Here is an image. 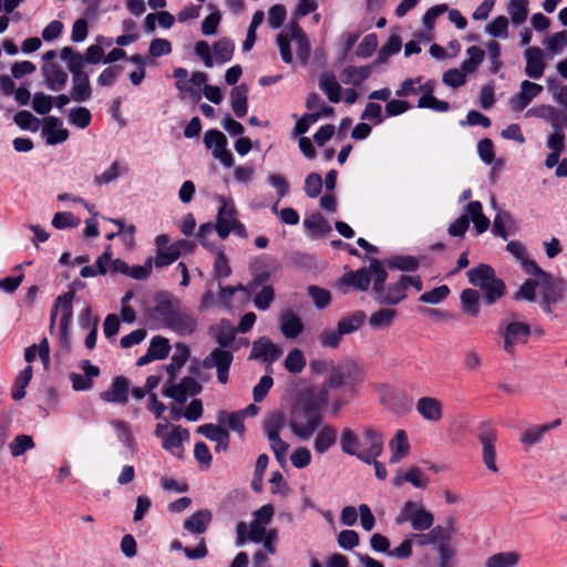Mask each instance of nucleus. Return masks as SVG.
Returning a JSON list of instances; mask_svg holds the SVG:
<instances>
[{
    "label": "nucleus",
    "mask_w": 567,
    "mask_h": 567,
    "mask_svg": "<svg viewBox=\"0 0 567 567\" xmlns=\"http://www.w3.org/2000/svg\"><path fill=\"white\" fill-rule=\"evenodd\" d=\"M319 432L313 441V449L318 454L327 453L337 443L338 431L331 424L319 427Z\"/></svg>",
    "instance_id": "a878e982"
},
{
    "label": "nucleus",
    "mask_w": 567,
    "mask_h": 567,
    "mask_svg": "<svg viewBox=\"0 0 567 567\" xmlns=\"http://www.w3.org/2000/svg\"><path fill=\"white\" fill-rule=\"evenodd\" d=\"M560 423V419H556L550 423L528 427L520 434L519 441L526 447L533 446L539 443L548 431L558 427Z\"/></svg>",
    "instance_id": "b1692460"
},
{
    "label": "nucleus",
    "mask_w": 567,
    "mask_h": 567,
    "mask_svg": "<svg viewBox=\"0 0 567 567\" xmlns=\"http://www.w3.org/2000/svg\"><path fill=\"white\" fill-rule=\"evenodd\" d=\"M502 334L504 339V350L513 354L517 344L527 343L530 336V326L526 322L513 321L505 327Z\"/></svg>",
    "instance_id": "f8f14e48"
},
{
    "label": "nucleus",
    "mask_w": 567,
    "mask_h": 567,
    "mask_svg": "<svg viewBox=\"0 0 567 567\" xmlns=\"http://www.w3.org/2000/svg\"><path fill=\"white\" fill-rule=\"evenodd\" d=\"M197 433L216 443L215 451H226L229 446L230 435L227 430L213 423L203 424Z\"/></svg>",
    "instance_id": "4be33fe9"
},
{
    "label": "nucleus",
    "mask_w": 567,
    "mask_h": 567,
    "mask_svg": "<svg viewBox=\"0 0 567 567\" xmlns=\"http://www.w3.org/2000/svg\"><path fill=\"white\" fill-rule=\"evenodd\" d=\"M540 289V309L546 313L553 312V306L565 300L567 291V281L561 277H555L551 274L545 275L539 280Z\"/></svg>",
    "instance_id": "423d86ee"
},
{
    "label": "nucleus",
    "mask_w": 567,
    "mask_h": 567,
    "mask_svg": "<svg viewBox=\"0 0 567 567\" xmlns=\"http://www.w3.org/2000/svg\"><path fill=\"white\" fill-rule=\"evenodd\" d=\"M449 295L450 288L446 285H442L430 291L424 292L423 295H421L419 300L424 303L437 305L445 300Z\"/></svg>",
    "instance_id": "69168bd1"
},
{
    "label": "nucleus",
    "mask_w": 567,
    "mask_h": 567,
    "mask_svg": "<svg viewBox=\"0 0 567 567\" xmlns=\"http://www.w3.org/2000/svg\"><path fill=\"white\" fill-rule=\"evenodd\" d=\"M524 55L526 58V75L532 79H540L546 68L542 49L529 47L525 50Z\"/></svg>",
    "instance_id": "5701e85b"
},
{
    "label": "nucleus",
    "mask_w": 567,
    "mask_h": 567,
    "mask_svg": "<svg viewBox=\"0 0 567 567\" xmlns=\"http://www.w3.org/2000/svg\"><path fill=\"white\" fill-rule=\"evenodd\" d=\"M75 293L74 291L65 292L59 296L55 300L54 307L50 316V329L52 330L56 320L58 311L60 310V339L62 343L69 342V326L73 317L72 301Z\"/></svg>",
    "instance_id": "1a4fd4ad"
},
{
    "label": "nucleus",
    "mask_w": 567,
    "mask_h": 567,
    "mask_svg": "<svg viewBox=\"0 0 567 567\" xmlns=\"http://www.w3.org/2000/svg\"><path fill=\"white\" fill-rule=\"evenodd\" d=\"M511 20L519 25L525 22L528 14V0H509L507 7Z\"/></svg>",
    "instance_id": "09e8293b"
},
{
    "label": "nucleus",
    "mask_w": 567,
    "mask_h": 567,
    "mask_svg": "<svg viewBox=\"0 0 567 567\" xmlns=\"http://www.w3.org/2000/svg\"><path fill=\"white\" fill-rule=\"evenodd\" d=\"M212 518L209 509H199L184 522V528L192 534H203L207 530Z\"/></svg>",
    "instance_id": "c85d7f7f"
},
{
    "label": "nucleus",
    "mask_w": 567,
    "mask_h": 567,
    "mask_svg": "<svg viewBox=\"0 0 567 567\" xmlns=\"http://www.w3.org/2000/svg\"><path fill=\"white\" fill-rule=\"evenodd\" d=\"M461 307L464 313L476 318L480 315V292L475 289H464L461 292Z\"/></svg>",
    "instance_id": "e433bc0d"
},
{
    "label": "nucleus",
    "mask_w": 567,
    "mask_h": 567,
    "mask_svg": "<svg viewBox=\"0 0 567 567\" xmlns=\"http://www.w3.org/2000/svg\"><path fill=\"white\" fill-rule=\"evenodd\" d=\"M60 117L48 116L44 118L42 134L47 136V144L55 145L69 138V131L63 128Z\"/></svg>",
    "instance_id": "aec40b11"
},
{
    "label": "nucleus",
    "mask_w": 567,
    "mask_h": 567,
    "mask_svg": "<svg viewBox=\"0 0 567 567\" xmlns=\"http://www.w3.org/2000/svg\"><path fill=\"white\" fill-rule=\"evenodd\" d=\"M320 89L327 94V97L332 103H338L341 100V86L336 80L333 74H323L319 82Z\"/></svg>",
    "instance_id": "37998d69"
},
{
    "label": "nucleus",
    "mask_w": 567,
    "mask_h": 567,
    "mask_svg": "<svg viewBox=\"0 0 567 567\" xmlns=\"http://www.w3.org/2000/svg\"><path fill=\"white\" fill-rule=\"evenodd\" d=\"M364 442L369 447L361 449V440L350 427H344L341 432V451L350 456H355L362 462H371L374 456H381L383 453L384 439L380 432L372 427L364 429Z\"/></svg>",
    "instance_id": "f03ea898"
},
{
    "label": "nucleus",
    "mask_w": 567,
    "mask_h": 567,
    "mask_svg": "<svg viewBox=\"0 0 567 567\" xmlns=\"http://www.w3.org/2000/svg\"><path fill=\"white\" fill-rule=\"evenodd\" d=\"M513 219L508 212H498L494 218L492 231L495 236L507 239L508 234L506 230V225L512 224Z\"/></svg>",
    "instance_id": "e2e57ef3"
},
{
    "label": "nucleus",
    "mask_w": 567,
    "mask_h": 567,
    "mask_svg": "<svg viewBox=\"0 0 567 567\" xmlns=\"http://www.w3.org/2000/svg\"><path fill=\"white\" fill-rule=\"evenodd\" d=\"M208 76L205 72H193L190 79L186 80V83H189L190 91H185L184 94H188L190 97L198 101L200 99L202 85L206 84Z\"/></svg>",
    "instance_id": "052dcab7"
},
{
    "label": "nucleus",
    "mask_w": 567,
    "mask_h": 567,
    "mask_svg": "<svg viewBox=\"0 0 567 567\" xmlns=\"http://www.w3.org/2000/svg\"><path fill=\"white\" fill-rule=\"evenodd\" d=\"M365 319V312L362 310H357L351 315L341 318L338 321L337 327L343 336L351 334L363 326Z\"/></svg>",
    "instance_id": "f704fd0d"
},
{
    "label": "nucleus",
    "mask_w": 567,
    "mask_h": 567,
    "mask_svg": "<svg viewBox=\"0 0 567 567\" xmlns=\"http://www.w3.org/2000/svg\"><path fill=\"white\" fill-rule=\"evenodd\" d=\"M371 269L373 270L372 293L375 302L382 306H396L406 299L408 292L400 276L394 282L385 284L388 272L377 258H371Z\"/></svg>",
    "instance_id": "7ed1b4c3"
},
{
    "label": "nucleus",
    "mask_w": 567,
    "mask_h": 567,
    "mask_svg": "<svg viewBox=\"0 0 567 567\" xmlns=\"http://www.w3.org/2000/svg\"><path fill=\"white\" fill-rule=\"evenodd\" d=\"M322 415L318 404L313 401H302L291 410L289 426L291 432L300 440H309L320 427Z\"/></svg>",
    "instance_id": "20e7f679"
},
{
    "label": "nucleus",
    "mask_w": 567,
    "mask_h": 567,
    "mask_svg": "<svg viewBox=\"0 0 567 567\" xmlns=\"http://www.w3.org/2000/svg\"><path fill=\"white\" fill-rule=\"evenodd\" d=\"M481 290L484 292V302L487 306H492L505 295L506 286L503 279L497 278L491 284L485 285Z\"/></svg>",
    "instance_id": "79ce46f5"
},
{
    "label": "nucleus",
    "mask_w": 567,
    "mask_h": 567,
    "mask_svg": "<svg viewBox=\"0 0 567 567\" xmlns=\"http://www.w3.org/2000/svg\"><path fill=\"white\" fill-rule=\"evenodd\" d=\"M530 113L549 121L553 128L563 127V123L567 122V114H563L551 105H542L535 110H529L527 115Z\"/></svg>",
    "instance_id": "4c0bfd02"
},
{
    "label": "nucleus",
    "mask_w": 567,
    "mask_h": 567,
    "mask_svg": "<svg viewBox=\"0 0 567 567\" xmlns=\"http://www.w3.org/2000/svg\"><path fill=\"white\" fill-rule=\"evenodd\" d=\"M204 143L207 148H213L212 154H215L227 147L226 136L218 130H208L204 135Z\"/></svg>",
    "instance_id": "603ef678"
},
{
    "label": "nucleus",
    "mask_w": 567,
    "mask_h": 567,
    "mask_svg": "<svg viewBox=\"0 0 567 567\" xmlns=\"http://www.w3.org/2000/svg\"><path fill=\"white\" fill-rule=\"evenodd\" d=\"M466 53L468 55V59L463 61L461 69L465 73H473L483 62L485 58V52L480 47L472 45L467 48Z\"/></svg>",
    "instance_id": "de8ad7c7"
},
{
    "label": "nucleus",
    "mask_w": 567,
    "mask_h": 567,
    "mask_svg": "<svg viewBox=\"0 0 567 567\" xmlns=\"http://www.w3.org/2000/svg\"><path fill=\"white\" fill-rule=\"evenodd\" d=\"M373 282V270L371 264L369 267H362L358 270H349L344 272L338 280L337 286L342 289L343 293L348 292V288L352 287L359 291H367Z\"/></svg>",
    "instance_id": "9b49d317"
},
{
    "label": "nucleus",
    "mask_w": 567,
    "mask_h": 567,
    "mask_svg": "<svg viewBox=\"0 0 567 567\" xmlns=\"http://www.w3.org/2000/svg\"><path fill=\"white\" fill-rule=\"evenodd\" d=\"M233 360L234 355L230 351L216 348L203 360V365L206 369L230 368Z\"/></svg>",
    "instance_id": "72a5a7b5"
},
{
    "label": "nucleus",
    "mask_w": 567,
    "mask_h": 567,
    "mask_svg": "<svg viewBox=\"0 0 567 567\" xmlns=\"http://www.w3.org/2000/svg\"><path fill=\"white\" fill-rule=\"evenodd\" d=\"M189 437V432L181 426L174 427L163 440V447L171 453H175L176 449H181L182 442Z\"/></svg>",
    "instance_id": "c03bdc74"
},
{
    "label": "nucleus",
    "mask_w": 567,
    "mask_h": 567,
    "mask_svg": "<svg viewBox=\"0 0 567 567\" xmlns=\"http://www.w3.org/2000/svg\"><path fill=\"white\" fill-rule=\"evenodd\" d=\"M306 367V359L301 350L292 349L285 360V368L290 373H300Z\"/></svg>",
    "instance_id": "13d9d810"
},
{
    "label": "nucleus",
    "mask_w": 567,
    "mask_h": 567,
    "mask_svg": "<svg viewBox=\"0 0 567 567\" xmlns=\"http://www.w3.org/2000/svg\"><path fill=\"white\" fill-rule=\"evenodd\" d=\"M130 382L123 377H115L111 388L100 393V399L109 403L126 404L128 401Z\"/></svg>",
    "instance_id": "dca6fc26"
},
{
    "label": "nucleus",
    "mask_w": 567,
    "mask_h": 567,
    "mask_svg": "<svg viewBox=\"0 0 567 567\" xmlns=\"http://www.w3.org/2000/svg\"><path fill=\"white\" fill-rule=\"evenodd\" d=\"M543 91L540 84L525 80L520 83V91L509 100L511 109L520 112Z\"/></svg>",
    "instance_id": "f3484780"
},
{
    "label": "nucleus",
    "mask_w": 567,
    "mask_h": 567,
    "mask_svg": "<svg viewBox=\"0 0 567 567\" xmlns=\"http://www.w3.org/2000/svg\"><path fill=\"white\" fill-rule=\"evenodd\" d=\"M520 559L516 551H502L489 556L485 561V567H515Z\"/></svg>",
    "instance_id": "a19ab883"
},
{
    "label": "nucleus",
    "mask_w": 567,
    "mask_h": 567,
    "mask_svg": "<svg viewBox=\"0 0 567 567\" xmlns=\"http://www.w3.org/2000/svg\"><path fill=\"white\" fill-rule=\"evenodd\" d=\"M197 328V319L194 313L179 306L175 310L172 319L167 322L166 329H169L177 333L178 336L186 337L190 336Z\"/></svg>",
    "instance_id": "ddd939ff"
},
{
    "label": "nucleus",
    "mask_w": 567,
    "mask_h": 567,
    "mask_svg": "<svg viewBox=\"0 0 567 567\" xmlns=\"http://www.w3.org/2000/svg\"><path fill=\"white\" fill-rule=\"evenodd\" d=\"M14 123L22 130H30L32 132H35L39 130L40 126V120L37 118L31 112L29 111H19L16 113Z\"/></svg>",
    "instance_id": "680f3d73"
},
{
    "label": "nucleus",
    "mask_w": 567,
    "mask_h": 567,
    "mask_svg": "<svg viewBox=\"0 0 567 567\" xmlns=\"http://www.w3.org/2000/svg\"><path fill=\"white\" fill-rule=\"evenodd\" d=\"M179 303L171 295L157 296L156 305L145 310V318L153 328H166Z\"/></svg>",
    "instance_id": "6e6552de"
},
{
    "label": "nucleus",
    "mask_w": 567,
    "mask_h": 567,
    "mask_svg": "<svg viewBox=\"0 0 567 567\" xmlns=\"http://www.w3.org/2000/svg\"><path fill=\"white\" fill-rule=\"evenodd\" d=\"M218 422L220 424H226L233 431L239 433L240 435L245 432L244 419L241 412H225L221 411L218 415Z\"/></svg>",
    "instance_id": "3c124183"
},
{
    "label": "nucleus",
    "mask_w": 567,
    "mask_h": 567,
    "mask_svg": "<svg viewBox=\"0 0 567 567\" xmlns=\"http://www.w3.org/2000/svg\"><path fill=\"white\" fill-rule=\"evenodd\" d=\"M281 353V349L270 339L267 337H261L254 342L249 359H261L262 361L272 364L280 358Z\"/></svg>",
    "instance_id": "2eb2a0df"
},
{
    "label": "nucleus",
    "mask_w": 567,
    "mask_h": 567,
    "mask_svg": "<svg viewBox=\"0 0 567 567\" xmlns=\"http://www.w3.org/2000/svg\"><path fill=\"white\" fill-rule=\"evenodd\" d=\"M221 206L218 209L215 229L221 239L229 236L234 224H236V208L234 203L224 196H220Z\"/></svg>",
    "instance_id": "4468645a"
},
{
    "label": "nucleus",
    "mask_w": 567,
    "mask_h": 567,
    "mask_svg": "<svg viewBox=\"0 0 567 567\" xmlns=\"http://www.w3.org/2000/svg\"><path fill=\"white\" fill-rule=\"evenodd\" d=\"M45 86L51 91H61L66 85L69 75L56 63H48L42 66Z\"/></svg>",
    "instance_id": "412c9836"
},
{
    "label": "nucleus",
    "mask_w": 567,
    "mask_h": 567,
    "mask_svg": "<svg viewBox=\"0 0 567 567\" xmlns=\"http://www.w3.org/2000/svg\"><path fill=\"white\" fill-rule=\"evenodd\" d=\"M303 225L307 229L318 235H323L331 230V226L320 213L312 214L310 217L306 218Z\"/></svg>",
    "instance_id": "4d7b16f0"
},
{
    "label": "nucleus",
    "mask_w": 567,
    "mask_h": 567,
    "mask_svg": "<svg viewBox=\"0 0 567 567\" xmlns=\"http://www.w3.org/2000/svg\"><path fill=\"white\" fill-rule=\"evenodd\" d=\"M398 317V310L391 306L380 308L369 317V324L374 330L390 328Z\"/></svg>",
    "instance_id": "cd10ccee"
},
{
    "label": "nucleus",
    "mask_w": 567,
    "mask_h": 567,
    "mask_svg": "<svg viewBox=\"0 0 567 567\" xmlns=\"http://www.w3.org/2000/svg\"><path fill=\"white\" fill-rule=\"evenodd\" d=\"M435 549L439 554V567H453L456 548L452 545V540H444Z\"/></svg>",
    "instance_id": "6e6d98bb"
},
{
    "label": "nucleus",
    "mask_w": 567,
    "mask_h": 567,
    "mask_svg": "<svg viewBox=\"0 0 567 567\" xmlns=\"http://www.w3.org/2000/svg\"><path fill=\"white\" fill-rule=\"evenodd\" d=\"M392 455L390 457V463L395 464L405 457L410 452V444L408 441V435L404 430L396 431L395 435L389 443Z\"/></svg>",
    "instance_id": "c756f323"
},
{
    "label": "nucleus",
    "mask_w": 567,
    "mask_h": 567,
    "mask_svg": "<svg viewBox=\"0 0 567 567\" xmlns=\"http://www.w3.org/2000/svg\"><path fill=\"white\" fill-rule=\"evenodd\" d=\"M34 447V442L32 436L27 434L17 435L11 443L9 444V449L11 455L14 457L23 455L27 451Z\"/></svg>",
    "instance_id": "5fc2aeb1"
},
{
    "label": "nucleus",
    "mask_w": 567,
    "mask_h": 567,
    "mask_svg": "<svg viewBox=\"0 0 567 567\" xmlns=\"http://www.w3.org/2000/svg\"><path fill=\"white\" fill-rule=\"evenodd\" d=\"M274 300H275V290H274L272 286L266 285L255 296L254 303L257 309L265 311L270 307V305L272 303Z\"/></svg>",
    "instance_id": "774afa93"
},
{
    "label": "nucleus",
    "mask_w": 567,
    "mask_h": 567,
    "mask_svg": "<svg viewBox=\"0 0 567 567\" xmlns=\"http://www.w3.org/2000/svg\"><path fill=\"white\" fill-rule=\"evenodd\" d=\"M280 331L287 339H295L303 331V323L298 315L286 310L280 315Z\"/></svg>",
    "instance_id": "393cba45"
},
{
    "label": "nucleus",
    "mask_w": 567,
    "mask_h": 567,
    "mask_svg": "<svg viewBox=\"0 0 567 567\" xmlns=\"http://www.w3.org/2000/svg\"><path fill=\"white\" fill-rule=\"evenodd\" d=\"M497 430L489 422H482L478 425L477 440L482 445V456L485 466L496 473L498 467L496 465V450L495 443L497 441Z\"/></svg>",
    "instance_id": "9d476101"
},
{
    "label": "nucleus",
    "mask_w": 567,
    "mask_h": 567,
    "mask_svg": "<svg viewBox=\"0 0 567 567\" xmlns=\"http://www.w3.org/2000/svg\"><path fill=\"white\" fill-rule=\"evenodd\" d=\"M371 73V68L368 65L363 66H347L342 73L341 79L346 84L360 85L363 81H365Z\"/></svg>",
    "instance_id": "ea45409f"
},
{
    "label": "nucleus",
    "mask_w": 567,
    "mask_h": 567,
    "mask_svg": "<svg viewBox=\"0 0 567 567\" xmlns=\"http://www.w3.org/2000/svg\"><path fill=\"white\" fill-rule=\"evenodd\" d=\"M60 56L66 62L68 69L72 75L71 97L75 102H86L92 97V87L90 76L83 68V56L71 47H64L60 51Z\"/></svg>",
    "instance_id": "39448f33"
},
{
    "label": "nucleus",
    "mask_w": 567,
    "mask_h": 567,
    "mask_svg": "<svg viewBox=\"0 0 567 567\" xmlns=\"http://www.w3.org/2000/svg\"><path fill=\"white\" fill-rule=\"evenodd\" d=\"M465 212L467 213V216L470 217V221L471 220L473 221L477 234H483L488 229L491 221L483 214V206H482L481 202H478V200L470 202L465 207Z\"/></svg>",
    "instance_id": "7c9ffc66"
},
{
    "label": "nucleus",
    "mask_w": 567,
    "mask_h": 567,
    "mask_svg": "<svg viewBox=\"0 0 567 567\" xmlns=\"http://www.w3.org/2000/svg\"><path fill=\"white\" fill-rule=\"evenodd\" d=\"M189 357V349L184 343H178L176 346V351L172 357V361L166 365V371L171 377V380H174L176 372L186 363Z\"/></svg>",
    "instance_id": "a18cd8bd"
},
{
    "label": "nucleus",
    "mask_w": 567,
    "mask_h": 567,
    "mask_svg": "<svg viewBox=\"0 0 567 567\" xmlns=\"http://www.w3.org/2000/svg\"><path fill=\"white\" fill-rule=\"evenodd\" d=\"M451 523L452 520L450 519V526L437 525L425 534L421 532L419 534H412L411 537L415 539L419 546L435 545L436 547L444 540H452L453 527Z\"/></svg>",
    "instance_id": "a211bd4d"
},
{
    "label": "nucleus",
    "mask_w": 567,
    "mask_h": 567,
    "mask_svg": "<svg viewBox=\"0 0 567 567\" xmlns=\"http://www.w3.org/2000/svg\"><path fill=\"white\" fill-rule=\"evenodd\" d=\"M390 269H396L400 271H415L420 267L419 258L410 255H395L391 256L382 262Z\"/></svg>",
    "instance_id": "c9c22d12"
},
{
    "label": "nucleus",
    "mask_w": 567,
    "mask_h": 567,
    "mask_svg": "<svg viewBox=\"0 0 567 567\" xmlns=\"http://www.w3.org/2000/svg\"><path fill=\"white\" fill-rule=\"evenodd\" d=\"M286 425V417L285 414L280 411L274 412L269 414L265 422H264V433L267 436V439H276L277 436H280L281 430Z\"/></svg>",
    "instance_id": "58836bf2"
},
{
    "label": "nucleus",
    "mask_w": 567,
    "mask_h": 567,
    "mask_svg": "<svg viewBox=\"0 0 567 567\" xmlns=\"http://www.w3.org/2000/svg\"><path fill=\"white\" fill-rule=\"evenodd\" d=\"M364 367L353 359H346L331 365L330 374L324 380L318 394L319 403L327 404L329 390L332 389H342L346 395L354 398L358 393V386L364 380Z\"/></svg>",
    "instance_id": "f257e3e1"
},
{
    "label": "nucleus",
    "mask_w": 567,
    "mask_h": 567,
    "mask_svg": "<svg viewBox=\"0 0 567 567\" xmlns=\"http://www.w3.org/2000/svg\"><path fill=\"white\" fill-rule=\"evenodd\" d=\"M248 86L241 83L235 86L230 92L231 109L239 118L244 117L248 111Z\"/></svg>",
    "instance_id": "2f4dec72"
},
{
    "label": "nucleus",
    "mask_w": 567,
    "mask_h": 567,
    "mask_svg": "<svg viewBox=\"0 0 567 567\" xmlns=\"http://www.w3.org/2000/svg\"><path fill=\"white\" fill-rule=\"evenodd\" d=\"M179 256L181 249H178V246L171 245L165 250H157L154 262L157 268H163L175 262L179 258Z\"/></svg>",
    "instance_id": "bf43d9fd"
},
{
    "label": "nucleus",
    "mask_w": 567,
    "mask_h": 567,
    "mask_svg": "<svg viewBox=\"0 0 567 567\" xmlns=\"http://www.w3.org/2000/svg\"><path fill=\"white\" fill-rule=\"evenodd\" d=\"M343 334L337 329H324L318 339L323 348L336 349L340 346Z\"/></svg>",
    "instance_id": "0e129e2a"
},
{
    "label": "nucleus",
    "mask_w": 567,
    "mask_h": 567,
    "mask_svg": "<svg viewBox=\"0 0 567 567\" xmlns=\"http://www.w3.org/2000/svg\"><path fill=\"white\" fill-rule=\"evenodd\" d=\"M68 120L72 125L83 130L91 124L92 114L89 109L76 106L69 111Z\"/></svg>",
    "instance_id": "8fccbe9b"
},
{
    "label": "nucleus",
    "mask_w": 567,
    "mask_h": 567,
    "mask_svg": "<svg viewBox=\"0 0 567 567\" xmlns=\"http://www.w3.org/2000/svg\"><path fill=\"white\" fill-rule=\"evenodd\" d=\"M307 291L318 309H324L331 303V292L328 289L310 285Z\"/></svg>",
    "instance_id": "864d4df0"
},
{
    "label": "nucleus",
    "mask_w": 567,
    "mask_h": 567,
    "mask_svg": "<svg viewBox=\"0 0 567 567\" xmlns=\"http://www.w3.org/2000/svg\"><path fill=\"white\" fill-rule=\"evenodd\" d=\"M234 42L228 38H221L213 45L214 56L217 63H226L231 60L234 54Z\"/></svg>",
    "instance_id": "49530a36"
},
{
    "label": "nucleus",
    "mask_w": 567,
    "mask_h": 567,
    "mask_svg": "<svg viewBox=\"0 0 567 567\" xmlns=\"http://www.w3.org/2000/svg\"><path fill=\"white\" fill-rule=\"evenodd\" d=\"M417 413L429 422H440L443 417V403L433 396H422L417 400Z\"/></svg>",
    "instance_id": "6ab92c4d"
},
{
    "label": "nucleus",
    "mask_w": 567,
    "mask_h": 567,
    "mask_svg": "<svg viewBox=\"0 0 567 567\" xmlns=\"http://www.w3.org/2000/svg\"><path fill=\"white\" fill-rule=\"evenodd\" d=\"M406 522H410L414 530L424 532L432 527L434 515L422 505L413 501H408L395 518V523L399 525Z\"/></svg>",
    "instance_id": "0eeeda50"
},
{
    "label": "nucleus",
    "mask_w": 567,
    "mask_h": 567,
    "mask_svg": "<svg viewBox=\"0 0 567 567\" xmlns=\"http://www.w3.org/2000/svg\"><path fill=\"white\" fill-rule=\"evenodd\" d=\"M148 350L156 358V360L165 359L171 350L168 339L156 336L151 340Z\"/></svg>",
    "instance_id": "338daca9"
},
{
    "label": "nucleus",
    "mask_w": 567,
    "mask_h": 567,
    "mask_svg": "<svg viewBox=\"0 0 567 567\" xmlns=\"http://www.w3.org/2000/svg\"><path fill=\"white\" fill-rule=\"evenodd\" d=\"M269 259L266 257L257 259L251 266L252 279L249 282L250 289H255L259 286H266L271 277V271L268 264Z\"/></svg>",
    "instance_id": "473e14b6"
},
{
    "label": "nucleus",
    "mask_w": 567,
    "mask_h": 567,
    "mask_svg": "<svg viewBox=\"0 0 567 567\" xmlns=\"http://www.w3.org/2000/svg\"><path fill=\"white\" fill-rule=\"evenodd\" d=\"M466 275L468 282L480 289L497 279L494 268L487 264H480L477 267L470 269Z\"/></svg>",
    "instance_id": "bb28decb"
}]
</instances>
